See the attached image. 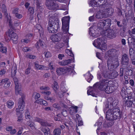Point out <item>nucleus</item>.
Masks as SVG:
<instances>
[{
  "label": "nucleus",
  "mask_w": 135,
  "mask_h": 135,
  "mask_svg": "<svg viewBox=\"0 0 135 135\" xmlns=\"http://www.w3.org/2000/svg\"><path fill=\"white\" fill-rule=\"evenodd\" d=\"M122 116V113L119 109H109L106 113L105 120L103 126L105 128L112 126L116 120H120Z\"/></svg>",
  "instance_id": "1"
},
{
  "label": "nucleus",
  "mask_w": 135,
  "mask_h": 135,
  "mask_svg": "<svg viewBox=\"0 0 135 135\" xmlns=\"http://www.w3.org/2000/svg\"><path fill=\"white\" fill-rule=\"evenodd\" d=\"M25 98V96L22 95L21 97L19 99L18 102V108H16V114L18 119L17 121L18 122H22L23 120L22 114L23 113V111L25 105L24 101Z\"/></svg>",
  "instance_id": "2"
},
{
  "label": "nucleus",
  "mask_w": 135,
  "mask_h": 135,
  "mask_svg": "<svg viewBox=\"0 0 135 135\" xmlns=\"http://www.w3.org/2000/svg\"><path fill=\"white\" fill-rule=\"evenodd\" d=\"M107 39L104 37H100L95 40L93 43V45L97 48L100 49L102 51L106 49V44L107 42Z\"/></svg>",
  "instance_id": "3"
},
{
  "label": "nucleus",
  "mask_w": 135,
  "mask_h": 135,
  "mask_svg": "<svg viewBox=\"0 0 135 135\" xmlns=\"http://www.w3.org/2000/svg\"><path fill=\"white\" fill-rule=\"evenodd\" d=\"M75 65H73V69H70L66 66L59 68L56 69V72L58 75H65L71 74L73 73V74L75 73L74 70Z\"/></svg>",
  "instance_id": "4"
},
{
  "label": "nucleus",
  "mask_w": 135,
  "mask_h": 135,
  "mask_svg": "<svg viewBox=\"0 0 135 135\" xmlns=\"http://www.w3.org/2000/svg\"><path fill=\"white\" fill-rule=\"evenodd\" d=\"M107 65L109 70L115 69L119 65L118 59L116 57L109 58L107 61Z\"/></svg>",
  "instance_id": "5"
},
{
  "label": "nucleus",
  "mask_w": 135,
  "mask_h": 135,
  "mask_svg": "<svg viewBox=\"0 0 135 135\" xmlns=\"http://www.w3.org/2000/svg\"><path fill=\"white\" fill-rule=\"evenodd\" d=\"M70 18V16H68L64 17L62 19V29L63 33L64 34H67L68 33L69 36L71 35L68 32Z\"/></svg>",
  "instance_id": "6"
},
{
  "label": "nucleus",
  "mask_w": 135,
  "mask_h": 135,
  "mask_svg": "<svg viewBox=\"0 0 135 135\" xmlns=\"http://www.w3.org/2000/svg\"><path fill=\"white\" fill-rule=\"evenodd\" d=\"M108 80L107 79H102L99 82H97L95 84L93 88L95 89H98L101 90L103 91L106 87L109 84Z\"/></svg>",
  "instance_id": "7"
},
{
  "label": "nucleus",
  "mask_w": 135,
  "mask_h": 135,
  "mask_svg": "<svg viewBox=\"0 0 135 135\" xmlns=\"http://www.w3.org/2000/svg\"><path fill=\"white\" fill-rule=\"evenodd\" d=\"M45 4L46 6L50 10L55 11L59 9L58 4L53 0H47Z\"/></svg>",
  "instance_id": "8"
},
{
  "label": "nucleus",
  "mask_w": 135,
  "mask_h": 135,
  "mask_svg": "<svg viewBox=\"0 0 135 135\" xmlns=\"http://www.w3.org/2000/svg\"><path fill=\"white\" fill-rule=\"evenodd\" d=\"M49 16L50 17L48 24H51L54 29L57 31L59 27L58 18L55 16H50L49 15Z\"/></svg>",
  "instance_id": "9"
},
{
  "label": "nucleus",
  "mask_w": 135,
  "mask_h": 135,
  "mask_svg": "<svg viewBox=\"0 0 135 135\" xmlns=\"http://www.w3.org/2000/svg\"><path fill=\"white\" fill-rule=\"evenodd\" d=\"M105 33V35L107 37L111 39H113L115 37L116 33L115 30L113 27H111L110 29L106 31Z\"/></svg>",
  "instance_id": "10"
},
{
  "label": "nucleus",
  "mask_w": 135,
  "mask_h": 135,
  "mask_svg": "<svg viewBox=\"0 0 135 135\" xmlns=\"http://www.w3.org/2000/svg\"><path fill=\"white\" fill-rule=\"evenodd\" d=\"M63 35V33L61 32L57 33V34H54L51 36L50 38L52 41L55 42H58L62 38Z\"/></svg>",
  "instance_id": "11"
},
{
  "label": "nucleus",
  "mask_w": 135,
  "mask_h": 135,
  "mask_svg": "<svg viewBox=\"0 0 135 135\" xmlns=\"http://www.w3.org/2000/svg\"><path fill=\"white\" fill-rule=\"evenodd\" d=\"M129 59L128 54L125 53L122 56L121 63L122 65H124L126 66L128 65Z\"/></svg>",
  "instance_id": "12"
},
{
  "label": "nucleus",
  "mask_w": 135,
  "mask_h": 135,
  "mask_svg": "<svg viewBox=\"0 0 135 135\" xmlns=\"http://www.w3.org/2000/svg\"><path fill=\"white\" fill-rule=\"evenodd\" d=\"M104 23V27L105 31H107L108 30L110 29L111 24V20L110 19H107L103 20Z\"/></svg>",
  "instance_id": "13"
},
{
  "label": "nucleus",
  "mask_w": 135,
  "mask_h": 135,
  "mask_svg": "<svg viewBox=\"0 0 135 135\" xmlns=\"http://www.w3.org/2000/svg\"><path fill=\"white\" fill-rule=\"evenodd\" d=\"M106 17L105 12L100 10L98 11L95 15V17L97 18H102Z\"/></svg>",
  "instance_id": "14"
},
{
  "label": "nucleus",
  "mask_w": 135,
  "mask_h": 135,
  "mask_svg": "<svg viewBox=\"0 0 135 135\" xmlns=\"http://www.w3.org/2000/svg\"><path fill=\"white\" fill-rule=\"evenodd\" d=\"M89 29V33L90 36L94 37H97L99 36V34L97 32V30L95 31L91 27H90Z\"/></svg>",
  "instance_id": "15"
},
{
  "label": "nucleus",
  "mask_w": 135,
  "mask_h": 135,
  "mask_svg": "<svg viewBox=\"0 0 135 135\" xmlns=\"http://www.w3.org/2000/svg\"><path fill=\"white\" fill-rule=\"evenodd\" d=\"M128 41L129 47H132V45L133 48L135 49V38L133 37H129L128 38Z\"/></svg>",
  "instance_id": "16"
},
{
  "label": "nucleus",
  "mask_w": 135,
  "mask_h": 135,
  "mask_svg": "<svg viewBox=\"0 0 135 135\" xmlns=\"http://www.w3.org/2000/svg\"><path fill=\"white\" fill-rule=\"evenodd\" d=\"M116 51V50L115 49H112L107 51L105 53V56H108L110 58L112 56H114V54Z\"/></svg>",
  "instance_id": "17"
},
{
  "label": "nucleus",
  "mask_w": 135,
  "mask_h": 135,
  "mask_svg": "<svg viewBox=\"0 0 135 135\" xmlns=\"http://www.w3.org/2000/svg\"><path fill=\"white\" fill-rule=\"evenodd\" d=\"M110 71V75H109L110 79H114L117 77L118 75V73L114 69Z\"/></svg>",
  "instance_id": "18"
},
{
  "label": "nucleus",
  "mask_w": 135,
  "mask_h": 135,
  "mask_svg": "<svg viewBox=\"0 0 135 135\" xmlns=\"http://www.w3.org/2000/svg\"><path fill=\"white\" fill-rule=\"evenodd\" d=\"M36 28L38 30V32L40 33V36H43L44 33V31L41 26L39 24H37L36 26Z\"/></svg>",
  "instance_id": "19"
},
{
  "label": "nucleus",
  "mask_w": 135,
  "mask_h": 135,
  "mask_svg": "<svg viewBox=\"0 0 135 135\" xmlns=\"http://www.w3.org/2000/svg\"><path fill=\"white\" fill-rule=\"evenodd\" d=\"M103 20H101L99 21L98 23L97 27L98 29L99 30H102L103 31H105L104 27V23Z\"/></svg>",
  "instance_id": "20"
},
{
  "label": "nucleus",
  "mask_w": 135,
  "mask_h": 135,
  "mask_svg": "<svg viewBox=\"0 0 135 135\" xmlns=\"http://www.w3.org/2000/svg\"><path fill=\"white\" fill-rule=\"evenodd\" d=\"M9 17H10L9 19V18L8 15V17H6V16H5V18L7 19V21L8 22V25L10 28L13 30H14L15 29V27L13 26L12 22V19L11 18V16H9Z\"/></svg>",
  "instance_id": "21"
},
{
  "label": "nucleus",
  "mask_w": 135,
  "mask_h": 135,
  "mask_svg": "<svg viewBox=\"0 0 135 135\" xmlns=\"http://www.w3.org/2000/svg\"><path fill=\"white\" fill-rule=\"evenodd\" d=\"M47 26L48 31L50 33H54L57 31L56 29H54V27H52V25L51 24H49L48 23Z\"/></svg>",
  "instance_id": "22"
},
{
  "label": "nucleus",
  "mask_w": 135,
  "mask_h": 135,
  "mask_svg": "<svg viewBox=\"0 0 135 135\" xmlns=\"http://www.w3.org/2000/svg\"><path fill=\"white\" fill-rule=\"evenodd\" d=\"M15 93L16 95H18L19 94H20V91L21 90V84L15 85Z\"/></svg>",
  "instance_id": "23"
},
{
  "label": "nucleus",
  "mask_w": 135,
  "mask_h": 135,
  "mask_svg": "<svg viewBox=\"0 0 135 135\" xmlns=\"http://www.w3.org/2000/svg\"><path fill=\"white\" fill-rule=\"evenodd\" d=\"M99 2V0H91L89 2L90 5L91 6L94 7H97L98 6V2Z\"/></svg>",
  "instance_id": "24"
},
{
  "label": "nucleus",
  "mask_w": 135,
  "mask_h": 135,
  "mask_svg": "<svg viewBox=\"0 0 135 135\" xmlns=\"http://www.w3.org/2000/svg\"><path fill=\"white\" fill-rule=\"evenodd\" d=\"M41 131L43 132L45 135H50V129L48 127H42L41 129Z\"/></svg>",
  "instance_id": "25"
},
{
  "label": "nucleus",
  "mask_w": 135,
  "mask_h": 135,
  "mask_svg": "<svg viewBox=\"0 0 135 135\" xmlns=\"http://www.w3.org/2000/svg\"><path fill=\"white\" fill-rule=\"evenodd\" d=\"M71 59H69L67 60H62L61 62H59V63L62 66H65L71 63Z\"/></svg>",
  "instance_id": "26"
},
{
  "label": "nucleus",
  "mask_w": 135,
  "mask_h": 135,
  "mask_svg": "<svg viewBox=\"0 0 135 135\" xmlns=\"http://www.w3.org/2000/svg\"><path fill=\"white\" fill-rule=\"evenodd\" d=\"M109 89L110 91L109 92L110 94L114 91L116 89V86L114 84H111V85L109 84Z\"/></svg>",
  "instance_id": "27"
},
{
  "label": "nucleus",
  "mask_w": 135,
  "mask_h": 135,
  "mask_svg": "<svg viewBox=\"0 0 135 135\" xmlns=\"http://www.w3.org/2000/svg\"><path fill=\"white\" fill-rule=\"evenodd\" d=\"M65 52L67 54L69 55L71 57H73V59H72V60L73 62H74V54L73 53L72 51L71 50L67 49H66L65 50Z\"/></svg>",
  "instance_id": "28"
},
{
  "label": "nucleus",
  "mask_w": 135,
  "mask_h": 135,
  "mask_svg": "<svg viewBox=\"0 0 135 135\" xmlns=\"http://www.w3.org/2000/svg\"><path fill=\"white\" fill-rule=\"evenodd\" d=\"M51 87L55 92H56V91L58 90L59 88L58 84L56 81H54L53 84L51 85Z\"/></svg>",
  "instance_id": "29"
},
{
  "label": "nucleus",
  "mask_w": 135,
  "mask_h": 135,
  "mask_svg": "<svg viewBox=\"0 0 135 135\" xmlns=\"http://www.w3.org/2000/svg\"><path fill=\"white\" fill-rule=\"evenodd\" d=\"M107 10L106 12L107 14L109 16H112L114 13V10L112 8H106Z\"/></svg>",
  "instance_id": "30"
},
{
  "label": "nucleus",
  "mask_w": 135,
  "mask_h": 135,
  "mask_svg": "<svg viewBox=\"0 0 135 135\" xmlns=\"http://www.w3.org/2000/svg\"><path fill=\"white\" fill-rule=\"evenodd\" d=\"M2 10L3 13H4V16L8 17V13L7 12V10L6 6L4 4H3L2 5Z\"/></svg>",
  "instance_id": "31"
},
{
  "label": "nucleus",
  "mask_w": 135,
  "mask_h": 135,
  "mask_svg": "<svg viewBox=\"0 0 135 135\" xmlns=\"http://www.w3.org/2000/svg\"><path fill=\"white\" fill-rule=\"evenodd\" d=\"M54 135H60L61 134V129L59 128H55L53 132Z\"/></svg>",
  "instance_id": "32"
},
{
  "label": "nucleus",
  "mask_w": 135,
  "mask_h": 135,
  "mask_svg": "<svg viewBox=\"0 0 135 135\" xmlns=\"http://www.w3.org/2000/svg\"><path fill=\"white\" fill-rule=\"evenodd\" d=\"M17 69V68L16 65L12 67L11 72V76L12 78L14 77L15 76L16 73Z\"/></svg>",
  "instance_id": "33"
},
{
  "label": "nucleus",
  "mask_w": 135,
  "mask_h": 135,
  "mask_svg": "<svg viewBox=\"0 0 135 135\" xmlns=\"http://www.w3.org/2000/svg\"><path fill=\"white\" fill-rule=\"evenodd\" d=\"M102 74L104 77L106 78L110 79V72L108 71H104L102 73Z\"/></svg>",
  "instance_id": "34"
},
{
  "label": "nucleus",
  "mask_w": 135,
  "mask_h": 135,
  "mask_svg": "<svg viewBox=\"0 0 135 135\" xmlns=\"http://www.w3.org/2000/svg\"><path fill=\"white\" fill-rule=\"evenodd\" d=\"M110 108L109 109H118L114 108V107H115L117 104V103H116L115 100H114L112 102L110 103Z\"/></svg>",
  "instance_id": "35"
},
{
  "label": "nucleus",
  "mask_w": 135,
  "mask_h": 135,
  "mask_svg": "<svg viewBox=\"0 0 135 135\" xmlns=\"http://www.w3.org/2000/svg\"><path fill=\"white\" fill-rule=\"evenodd\" d=\"M87 94L88 95H91L93 97H96V94L94 93L93 90H88L87 91Z\"/></svg>",
  "instance_id": "36"
},
{
  "label": "nucleus",
  "mask_w": 135,
  "mask_h": 135,
  "mask_svg": "<svg viewBox=\"0 0 135 135\" xmlns=\"http://www.w3.org/2000/svg\"><path fill=\"white\" fill-rule=\"evenodd\" d=\"M15 37H12V39H11L13 41V43L16 44H17L18 42V36L17 34H15L14 35Z\"/></svg>",
  "instance_id": "37"
},
{
  "label": "nucleus",
  "mask_w": 135,
  "mask_h": 135,
  "mask_svg": "<svg viewBox=\"0 0 135 135\" xmlns=\"http://www.w3.org/2000/svg\"><path fill=\"white\" fill-rule=\"evenodd\" d=\"M7 107L8 108H12V106L14 104L13 102L11 100L8 101L7 102Z\"/></svg>",
  "instance_id": "38"
},
{
  "label": "nucleus",
  "mask_w": 135,
  "mask_h": 135,
  "mask_svg": "<svg viewBox=\"0 0 135 135\" xmlns=\"http://www.w3.org/2000/svg\"><path fill=\"white\" fill-rule=\"evenodd\" d=\"M126 99V100L125 103L127 104V106L128 107H132V105L133 103V102L131 100L128 101V100H127Z\"/></svg>",
  "instance_id": "39"
},
{
  "label": "nucleus",
  "mask_w": 135,
  "mask_h": 135,
  "mask_svg": "<svg viewBox=\"0 0 135 135\" xmlns=\"http://www.w3.org/2000/svg\"><path fill=\"white\" fill-rule=\"evenodd\" d=\"M53 107L54 108L57 110L60 109L61 108L59 104L57 103H54L53 105Z\"/></svg>",
  "instance_id": "40"
},
{
  "label": "nucleus",
  "mask_w": 135,
  "mask_h": 135,
  "mask_svg": "<svg viewBox=\"0 0 135 135\" xmlns=\"http://www.w3.org/2000/svg\"><path fill=\"white\" fill-rule=\"evenodd\" d=\"M1 49H0V51L3 53H6L7 52V48L6 47H3L2 46V47H1Z\"/></svg>",
  "instance_id": "41"
},
{
  "label": "nucleus",
  "mask_w": 135,
  "mask_h": 135,
  "mask_svg": "<svg viewBox=\"0 0 135 135\" xmlns=\"http://www.w3.org/2000/svg\"><path fill=\"white\" fill-rule=\"evenodd\" d=\"M30 122H27V123L28 122V124L29 126L32 129H33L35 128V124L33 122H31L30 123Z\"/></svg>",
  "instance_id": "42"
},
{
  "label": "nucleus",
  "mask_w": 135,
  "mask_h": 135,
  "mask_svg": "<svg viewBox=\"0 0 135 135\" xmlns=\"http://www.w3.org/2000/svg\"><path fill=\"white\" fill-rule=\"evenodd\" d=\"M69 36L66 35V36H64V42L67 44L68 46V42L69 39Z\"/></svg>",
  "instance_id": "43"
},
{
  "label": "nucleus",
  "mask_w": 135,
  "mask_h": 135,
  "mask_svg": "<svg viewBox=\"0 0 135 135\" xmlns=\"http://www.w3.org/2000/svg\"><path fill=\"white\" fill-rule=\"evenodd\" d=\"M28 11L31 15H32L34 13V9L33 7L30 6L28 9Z\"/></svg>",
  "instance_id": "44"
},
{
  "label": "nucleus",
  "mask_w": 135,
  "mask_h": 135,
  "mask_svg": "<svg viewBox=\"0 0 135 135\" xmlns=\"http://www.w3.org/2000/svg\"><path fill=\"white\" fill-rule=\"evenodd\" d=\"M132 70L130 69H128L126 72V74L127 75L131 76L132 75Z\"/></svg>",
  "instance_id": "45"
},
{
  "label": "nucleus",
  "mask_w": 135,
  "mask_h": 135,
  "mask_svg": "<svg viewBox=\"0 0 135 135\" xmlns=\"http://www.w3.org/2000/svg\"><path fill=\"white\" fill-rule=\"evenodd\" d=\"M68 8V7L66 5L62 4L60 7V9L65 10L67 9Z\"/></svg>",
  "instance_id": "46"
},
{
  "label": "nucleus",
  "mask_w": 135,
  "mask_h": 135,
  "mask_svg": "<svg viewBox=\"0 0 135 135\" xmlns=\"http://www.w3.org/2000/svg\"><path fill=\"white\" fill-rule=\"evenodd\" d=\"M121 28H120V30H122L123 31H121L120 32V35L121 36L122 35H123V33H124L126 32V26H123Z\"/></svg>",
  "instance_id": "47"
},
{
  "label": "nucleus",
  "mask_w": 135,
  "mask_h": 135,
  "mask_svg": "<svg viewBox=\"0 0 135 135\" xmlns=\"http://www.w3.org/2000/svg\"><path fill=\"white\" fill-rule=\"evenodd\" d=\"M34 120L35 121L38 122L40 124L42 121H43V120L38 117H34Z\"/></svg>",
  "instance_id": "48"
},
{
  "label": "nucleus",
  "mask_w": 135,
  "mask_h": 135,
  "mask_svg": "<svg viewBox=\"0 0 135 135\" xmlns=\"http://www.w3.org/2000/svg\"><path fill=\"white\" fill-rule=\"evenodd\" d=\"M44 54L45 55V57L46 58H47L51 57V54L50 52L49 51L47 52H45L44 53Z\"/></svg>",
  "instance_id": "49"
},
{
  "label": "nucleus",
  "mask_w": 135,
  "mask_h": 135,
  "mask_svg": "<svg viewBox=\"0 0 135 135\" xmlns=\"http://www.w3.org/2000/svg\"><path fill=\"white\" fill-rule=\"evenodd\" d=\"M131 63L135 66V55H133V57L130 59Z\"/></svg>",
  "instance_id": "50"
},
{
  "label": "nucleus",
  "mask_w": 135,
  "mask_h": 135,
  "mask_svg": "<svg viewBox=\"0 0 135 135\" xmlns=\"http://www.w3.org/2000/svg\"><path fill=\"white\" fill-rule=\"evenodd\" d=\"M37 9H41L42 7L40 6V3L38 1H36V2Z\"/></svg>",
  "instance_id": "51"
},
{
  "label": "nucleus",
  "mask_w": 135,
  "mask_h": 135,
  "mask_svg": "<svg viewBox=\"0 0 135 135\" xmlns=\"http://www.w3.org/2000/svg\"><path fill=\"white\" fill-rule=\"evenodd\" d=\"M42 65H40L38 64L35 63V67L37 69L41 70V68H42Z\"/></svg>",
  "instance_id": "52"
},
{
  "label": "nucleus",
  "mask_w": 135,
  "mask_h": 135,
  "mask_svg": "<svg viewBox=\"0 0 135 135\" xmlns=\"http://www.w3.org/2000/svg\"><path fill=\"white\" fill-rule=\"evenodd\" d=\"M109 85H108V86L105 87V89L103 91H104L106 93L108 94H110V93H109L110 91V89H109Z\"/></svg>",
  "instance_id": "53"
},
{
  "label": "nucleus",
  "mask_w": 135,
  "mask_h": 135,
  "mask_svg": "<svg viewBox=\"0 0 135 135\" xmlns=\"http://www.w3.org/2000/svg\"><path fill=\"white\" fill-rule=\"evenodd\" d=\"M122 11L119 8H117V13L119 16H121L122 15Z\"/></svg>",
  "instance_id": "54"
},
{
  "label": "nucleus",
  "mask_w": 135,
  "mask_h": 135,
  "mask_svg": "<svg viewBox=\"0 0 135 135\" xmlns=\"http://www.w3.org/2000/svg\"><path fill=\"white\" fill-rule=\"evenodd\" d=\"M11 83V82L8 81L7 83H5L4 85V88L5 89L8 88L10 86Z\"/></svg>",
  "instance_id": "55"
},
{
  "label": "nucleus",
  "mask_w": 135,
  "mask_h": 135,
  "mask_svg": "<svg viewBox=\"0 0 135 135\" xmlns=\"http://www.w3.org/2000/svg\"><path fill=\"white\" fill-rule=\"evenodd\" d=\"M42 99H37L34 102V103H37L38 104L42 105Z\"/></svg>",
  "instance_id": "56"
},
{
  "label": "nucleus",
  "mask_w": 135,
  "mask_h": 135,
  "mask_svg": "<svg viewBox=\"0 0 135 135\" xmlns=\"http://www.w3.org/2000/svg\"><path fill=\"white\" fill-rule=\"evenodd\" d=\"M64 95V93L62 91H59L58 93V96L60 98H62Z\"/></svg>",
  "instance_id": "57"
},
{
  "label": "nucleus",
  "mask_w": 135,
  "mask_h": 135,
  "mask_svg": "<svg viewBox=\"0 0 135 135\" xmlns=\"http://www.w3.org/2000/svg\"><path fill=\"white\" fill-rule=\"evenodd\" d=\"M40 89L45 90H50V88L48 86H42L40 87Z\"/></svg>",
  "instance_id": "58"
},
{
  "label": "nucleus",
  "mask_w": 135,
  "mask_h": 135,
  "mask_svg": "<svg viewBox=\"0 0 135 135\" xmlns=\"http://www.w3.org/2000/svg\"><path fill=\"white\" fill-rule=\"evenodd\" d=\"M13 80L15 83V85H16L17 84V85L20 84L18 83V80L17 78L16 77H13Z\"/></svg>",
  "instance_id": "59"
},
{
  "label": "nucleus",
  "mask_w": 135,
  "mask_h": 135,
  "mask_svg": "<svg viewBox=\"0 0 135 135\" xmlns=\"http://www.w3.org/2000/svg\"><path fill=\"white\" fill-rule=\"evenodd\" d=\"M134 93V92H131L129 93L128 94V97H127L125 98V99H126V98H127L128 100V99H131L132 97V94Z\"/></svg>",
  "instance_id": "60"
},
{
  "label": "nucleus",
  "mask_w": 135,
  "mask_h": 135,
  "mask_svg": "<svg viewBox=\"0 0 135 135\" xmlns=\"http://www.w3.org/2000/svg\"><path fill=\"white\" fill-rule=\"evenodd\" d=\"M107 0H99V2L101 3V5L105 6V4L107 3Z\"/></svg>",
  "instance_id": "61"
},
{
  "label": "nucleus",
  "mask_w": 135,
  "mask_h": 135,
  "mask_svg": "<svg viewBox=\"0 0 135 135\" xmlns=\"http://www.w3.org/2000/svg\"><path fill=\"white\" fill-rule=\"evenodd\" d=\"M125 16L126 20L128 21L129 19H130L131 15L129 13H126L125 14Z\"/></svg>",
  "instance_id": "62"
},
{
  "label": "nucleus",
  "mask_w": 135,
  "mask_h": 135,
  "mask_svg": "<svg viewBox=\"0 0 135 135\" xmlns=\"http://www.w3.org/2000/svg\"><path fill=\"white\" fill-rule=\"evenodd\" d=\"M49 100H50V102L53 103L55 101L56 99L55 98L53 97H50L49 99Z\"/></svg>",
  "instance_id": "63"
},
{
  "label": "nucleus",
  "mask_w": 135,
  "mask_h": 135,
  "mask_svg": "<svg viewBox=\"0 0 135 135\" xmlns=\"http://www.w3.org/2000/svg\"><path fill=\"white\" fill-rule=\"evenodd\" d=\"M12 30H13L12 29L11 30L9 29L8 32L6 33V34L8 35V36H10L12 34V32H13Z\"/></svg>",
  "instance_id": "64"
}]
</instances>
